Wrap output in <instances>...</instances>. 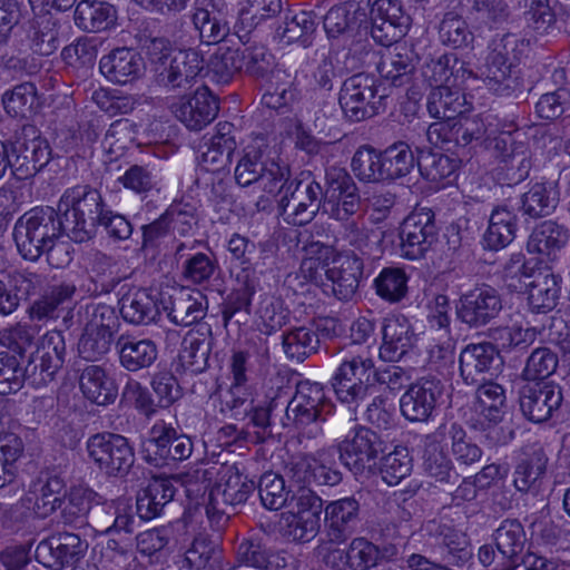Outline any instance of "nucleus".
<instances>
[{"mask_svg":"<svg viewBox=\"0 0 570 570\" xmlns=\"http://www.w3.org/2000/svg\"><path fill=\"white\" fill-rule=\"evenodd\" d=\"M66 357L65 337L59 331L47 332L28 357L11 351L0 352V395L17 393L28 382L46 386L62 368Z\"/></svg>","mask_w":570,"mask_h":570,"instance_id":"obj_1","label":"nucleus"},{"mask_svg":"<svg viewBox=\"0 0 570 570\" xmlns=\"http://www.w3.org/2000/svg\"><path fill=\"white\" fill-rule=\"evenodd\" d=\"M51 159V147L33 125H23L13 139L0 140V179L8 169L18 180L33 177Z\"/></svg>","mask_w":570,"mask_h":570,"instance_id":"obj_2","label":"nucleus"},{"mask_svg":"<svg viewBox=\"0 0 570 570\" xmlns=\"http://www.w3.org/2000/svg\"><path fill=\"white\" fill-rule=\"evenodd\" d=\"M333 409L334 404L321 383L299 381L294 396L286 405L288 423L284 425H292L308 438H316L323 433V424Z\"/></svg>","mask_w":570,"mask_h":570,"instance_id":"obj_3","label":"nucleus"},{"mask_svg":"<svg viewBox=\"0 0 570 570\" xmlns=\"http://www.w3.org/2000/svg\"><path fill=\"white\" fill-rule=\"evenodd\" d=\"M255 489L256 483L242 473L238 466H227L220 480L208 492L205 510L212 525L222 529Z\"/></svg>","mask_w":570,"mask_h":570,"instance_id":"obj_4","label":"nucleus"},{"mask_svg":"<svg viewBox=\"0 0 570 570\" xmlns=\"http://www.w3.org/2000/svg\"><path fill=\"white\" fill-rule=\"evenodd\" d=\"M523 42L514 33L497 35L489 45L487 57V88L498 96L509 97L520 88L512 67L519 61Z\"/></svg>","mask_w":570,"mask_h":570,"instance_id":"obj_5","label":"nucleus"},{"mask_svg":"<svg viewBox=\"0 0 570 570\" xmlns=\"http://www.w3.org/2000/svg\"><path fill=\"white\" fill-rule=\"evenodd\" d=\"M389 96L382 81L374 75L358 72L344 80L338 102L351 121L358 122L374 117L384 108Z\"/></svg>","mask_w":570,"mask_h":570,"instance_id":"obj_6","label":"nucleus"},{"mask_svg":"<svg viewBox=\"0 0 570 570\" xmlns=\"http://www.w3.org/2000/svg\"><path fill=\"white\" fill-rule=\"evenodd\" d=\"M374 361L368 356L356 355L344 360L331 379L338 402L350 410V422H355L360 404L373 393Z\"/></svg>","mask_w":570,"mask_h":570,"instance_id":"obj_7","label":"nucleus"},{"mask_svg":"<svg viewBox=\"0 0 570 570\" xmlns=\"http://www.w3.org/2000/svg\"><path fill=\"white\" fill-rule=\"evenodd\" d=\"M195 212L190 204L174 202L158 218L141 226V249L188 247L180 237L186 236L196 223Z\"/></svg>","mask_w":570,"mask_h":570,"instance_id":"obj_8","label":"nucleus"},{"mask_svg":"<svg viewBox=\"0 0 570 570\" xmlns=\"http://www.w3.org/2000/svg\"><path fill=\"white\" fill-rule=\"evenodd\" d=\"M88 458L109 478L125 479L135 461V449L129 440L118 433L100 432L88 438Z\"/></svg>","mask_w":570,"mask_h":570,"instance_id":"obj_9","label":"nucleus"},{"mask_svg":"<svg viewBox=\"0 0 570 570\" xmlns=\"http://www.w3.org/2000/svg\"><path fill=\"white\" fill-rule=\"evenodd\" d=\"M386 450L387 443L377 432L361 425L338 444L340 460L354 475L370 474Z\"/></svg>","mask_w":570,"mask_h":570,"instance_id":"obj_10","label":"nucleus"},{"mask_svg":"<svg viewBox=\"0 0 570 570\" xmlns=\"http://www.w3.org/2000/svg\"><path fill=\"white\" fill-rule=\"evenodd\" d=\"M193 441L163 421L155 423L142 443V458L154 466H165L188 459L193 453Z\"/></svg>","mask_w":570,"mask_h":570,"instance_id":"obj_11","label":"nucleus"},{"mask_svg":"<svg viewBox=\"0 0 570 570\" xmlns=\"http://www.w3.org/2000/svg\"><path fill=\"white\" fill-rule=\"evenodd\" d=\"M57 210L52 207H35L23 214L13 228L17 249H52L60 243L59 227L56 226Z\"/></svg>","mask_w":570,"mask_h":570,"instance_id":"obj_12","label":"nucleus"},{"mask_svg":"<svg viewBox=\"0 0 570 570\" xmlns=\"http://www.w3.org/2000/svg\"><path fill=\"white\" fill-rule=\"evenodd\" d=\"M283 215L292 218L294 225L309 223L316 214L324 210V193L320 183L314 179H293L287 190L278 199Z\"/></svg>","mask_w":570,"mask_h":570,"instance_id":"obj_13","label":"nucleus"},{"mask_svg":"<svg viewBox=\"0 0 570 570\" xmlns=\"http://www.w3.org/2000/svg\"><path fill=\"white\" fill-rule=\"evenodd\" d=\"M370 33L373 40L389 47L403 38L412 22L409 13L397 0L371 1L367 9Z\"/></svg>","mask_w":570,"mask_h":570,"instance_id":"obj_14","label":"nucleus"},{"mask_svg":"<svg viewBox=\"0 0 570 570\" xmlns=\"http://www.w3.org/2000/svg\"><path fill=\"white\" fill-rule=\"evenodd\" d=\"M445 435V425H440L434 432L424 435L422 471L436 487L453 489L460 482L461 475L448 451L442 446Z\"/></svg>","mask_w":570,"mask_h":570,"instance_id":"obj_15","label":"nucleus"},{"mask_svg":"<svg viewBox=\"0 0 570 570\" xmlns=\"http://www.w3.org/2000/svg\"><path fill=\"white\" fill-rule=\"evenodd\" d=\"M87 540L72 532H60L40 541L36 548V559L50 570L75 567L88 550Z\"/></svg>","mask_w":570,"mask_h":570,"instance_id":"obj_16","label":"nucleus"},{"mask_svg":"<svg viewBox=\"0 0 570 570\" xmlns=\"http://www.w3.org/2000/svg\"><path fill=\"white\" fill-rule=\"evenodd\" d=\"M444 384L435 377L421 379L412 383L400 399L402 415L411 422H428L440 405Z\"/></svg>","mask_w":570,"mask_h":570,"instance_id":"obj_17","label":"nucleus"},{"mask_svg":"<svg viewBox=\"0 0 570 570\" xmlns=\"http://www.w3.org/2000/svg\"><path fill=\"white\" fill-rule=\"evenodd\" d=\"M502 309V299L490 286L474 288L461 296L456 305L458 318L471 328H480L494 320Z\"/></svg>","mask_w":570,"mask_h":570,"instance_id":"obj_18","label":"nucleus"},{"mask_svg":"<svg viewBox=\"0 0 570 570\" xmlns=\"http://www.w3.org/2000/svg\"><path fill=\"white\" fill-rule=\"evenodd\" d=\"M171 110L189 130L199 131L217 117L219 100L208 87L202 86L191 96L181 97Z\"/></svg>","mask_w":570,"mask_h":570,"instance_id":"obj_19","label":"nucleus"},{"mask_svg":"<svg viewBox=\"0 0 570 570\" xmlns=\"http://www.w3.org/2000/svg\"><path fill=\"white\" fill-rule=\"evenodd\" d=\"M426 531L435 541V549L442 563L462 568L472 560L473 549L463 531L436 521H429Z\"/></svg>","mask_w":570,"mask_h":570,"instance_id":"obj_20","label":"nucleus"},{"mask_svg":"<svg viewBox=\"0 0 570 570\" xmlns=\"http://www.w3.org/2000/svg\"><path fill=\"white\" fill-rule=\"evenodd\" d=\"M159 304L171 323L178 326H190L206 316V303L200 292H190L184 287L161 291Z\"/></svg>","mask_w":570,"mask_h":570,"instance_id":"obj_21","label":"nucleus"},{"mask_svg":"<svg viewBox=\"0 0 570 570\" xmlns=\"http://www.w3.org/2000/svg\"><path fill=\"white\" fill-rule=\"evenodd\" d=\"M562 400L561 387L549 383L525 384L519 392L520 410L533 423L548 421L560 407Z\"/></svg>","mask_w":570,"mask_h":570,"instance_id":"obj_22","label":"nucleus"},{"mask_svg":"<svg viewBox=\"0 0 570 570\" xmlns=\"http://www.w3.org/2000/svg\"><path fill=\"white\" fill-rule=\"evenodd\" d=\"M360 523L361 504L355 497L331 501L324 508V529L332 543L346 541L356 531Z\"/></svg>","mask_w":570,"mask_h":570,"instance_id":"obj_23","label":"nucleus"},{"mask_svg":"<svg viewBox=\"0 0 570 570\" xmlns=\"http://www.w3.org/2000/svg\"><path fill=\"white\" fill-rule=\"evenodd\" d=\"M203 69L204 60L198 51L176 50L163 69H156L157 82L167 90L187 89Z\"/></svg>","mask_w":570,"mask_h":570,"instance_id":"obj_24","label":"nucleus"},{"mask_svg":"<svg viewBox=\"0 0 570 570\" xmlns=\"http://www.w3.org/2000/svg\"><path fill=\"white\" fill-rule=\"evenodd\" d=\"M99 70L108 81L127 85L144 76L145 62L136 49L118 47L100 58Z\"/></svg>","mask_w":570,"mask_h":570,"instance_id":"obj_25","label":"nucleus"},{"mask_svg":"<svg viewBox=\"0 0 570 570\" xmlns=\"http://www.w3.org/2000/svg\"><path fill=\"white\" fill-rule=\"evenodd\" d=\"M460 375L465 384L476 385L485 381L484 375H492L501 365L497 347L489 342L469 344L460 353Z\"/></svg>","mask_w":570,"mask_h":570,"instance_id":"obj_26","label":"nucleus"},{"mask_svg":"<svg viewBox=\"0 0 570 570\" xmlns=\"http://www.w3.org/2000/svg\"><path fill=\"white\" fill-rule=\"evenodd\" d=\"M326 278L332 283V292L340 301H350L356 294L363 275V259L354 252H340L325 269Z\"/></svg>","mask_w":570,"mask_h":570,"instance_id":"obj_27","label":"nucleus"},{"mask_svg":"<svg viewBox=\"0 0 570 570\" xmlns=\"http://www.w3.org/2000/svg\"><path fill=\"white\" fill-rule=\"evenodd\" d=\"M371 0H346L333 6L323 19L324 30L330 39L352 37L367 20Z\"/></svg>","mask_w":570,"mask_h":570,"instance_id":"obj_28","label":"nucleus"},{"mask_svg":"<svg viewBox=\"0 0 570 570\" xmlns=\"http://www.w3.org/2000/svg\"><path fill=\"white\" fill-rule=\"evenodd\" d=\"M382 344L380 358L385 362H399L415 344L414 331L404 316H389L382 323Z\"/></svg>","mask_w":570,"mask_h":570,"instance_id":"obj_29","label":"nucleus"},{"mask_svg":"<svg viewBox=\"0 0 570 570\" xmlns=\"http://www.w3.org/2000/svg\"><path fill=\"white\" fill-rule=\"evenodd\" d=\"M214 345L212 327L200 324L190 330L183 340L179 361L181 366L193 374L203 373L208 366V358Z\"/></svg>","mask_w":570,"mask_h":570,"instance_id":"obj_30","label":"nucleus"},{"mask_svg":"<svg viewBox=\"0 0 570 570\" xmlns=\"http://www.w3.org/2000/svg\"><path fill=\"white\" fill-rule=\"evenodd\" d=\"M42 289V276L37 273H14L8 281L0 279V314L9 315Z\"/></svg>","mask_w":570,"mask_h":570,"instance_id":"obj_31","label":"nucleus"},{"mask_svg":"<svg viewBox=\"0 0 570 570\" xmlns=\"http://www.w3.org/2000/svg\"><path fill=\"white\" fill-rule=\"evenodd\" d=\"M63 206H70L92 229L107 218L100 193L89 185H77L65 190L59 208L62 209Z\"/></svg>","mask_w":570,"mask_h":570,"instance_id":"obj_32","label":"nucleus"},{"mask_svg":"<svg viewBox=\"0 0 570 570\" xmlns=\"http://www.w3.org/2000/svg\"><path fill=\"white\" fill-rule=\"evenodd\" d=\"M559 196L557 184L535 183L515 202L517 210L525 219L546 218L554 213Z\"/></svg>","mask_w":570,"mask_h":570,"instance_id":"obj_33","label":"nucleus"},{"mask_svg":"<svg viewBox=\"0 0 570 570\" xmlns=\"http://www.w3.org/2000/svg\"><path fill=\"white\" fill-rule=\"evenodd\" d=\"M495 548L501 560V570H514L523 553L527 535L517 519H505L493 533Z\"/></svg>","mask_w":570,"mask_h":570,"instance_id":"obj_34","label":"nucleus"},{"mask_svg":"<svg viewBox=\"0 0 570 570\" xmlns=\"http://www.w3.org/2000/svg\"><path fill=\"white\" fill-rule=\"evenodd\" d=\"M548 456L541 446L524 450L513 472V484L520 492H538L547 472Z\"/></svg>","mask_w":570,"mask_h":570,"instance_id":"obj_35","label":"nucleus"},{"mask_svg":"<svg viewBox=\"0 0 570 570\" xmlns=\"http://www.w3.org/2000/svg\"><path fill=\"white\" fill-rule=\"evenodd\" d=\"M116 350L120 365L132 373L150 367L158 357L157 345L149 338L120 335L116 341Z\"/></svg>","mask_w":570,"mask_h":570,"instance_id":"obj_36","label":"nucleus"},{"mask_svg":"<svg viewBox=\"0 0 570 570\" xmlns=\"http://www.w3.org/2000/svg\"><path fill=\"white\" fill-rule=\"evenodd\" d=\"M562 278L547 268L535 281H531L522 292L527 294L529 309L535 314H547L558 305Z\"/></svg>","mask_w":570,"mask_h":570,"instance_id":"obj_37","label":"nucleus"},{"mask_svg":"<svg viewBox=\"0 0 570 570\" xmlns=\"http://www.w3.org/2000/svg\"><path fill=\"white\" fill-rule=\"evenodd\" d=\"M191 22L203 43H219L229 33L228 22L210 0H202L195 3Z\"/></svg>","mask_w":570,"mask_h":570,"instance_id":"obj_38","label":"nucleus"},{"mask_svg":"<svg viewBox=\"0 0 570 570\" xmlns=\"http://www.w3.org/2000/svg\"><path fill=\"white\" fill-rule=\"evenodd\" d=\"M79 386L88 401L101 406L112 404L118 395L117 384L99 365H87L81 371Z\"/></svg>","mask_w":570,"mask_h":570,"instance_id":"obj_39","label":"nucleus"},{"mask_svg":"<svg viewBox=\"0 0 570 570\" xmlns=\"http://www.w3.org/2000/svg\"><path fill=\"white\" fill-rule=\"evenodd\" d=\"M291 476L298 483L306 485H337L342 481V473L312 455H298L289 463Z\"/></svg>","mask_w":570,"mask_h":570,"instance_id":"obj_40","label":"nucleus"},{"mask_svg":"<svg viewBox=\"0 0 570 570\" xmlns=\"http://www.w3.org/2000/svg\"><path fill=\"white\" fill-rule=\"evenodd\" d=\"M548 266L537 256L525 257L521 252L511 255L504 265L503 282L510 292L522 293Z\"/></svg>","mask_w":570,"mask_h":570,"instance_id":"obj_41","label":"nucleus"},{"mask_svg":"<svg viewBox=\"0 0 570 570\" xmlns=\"http://www.w3.org/2000/svg\"><path fill=\"white\" fill-rule=\"evenodd\" d=\"M117 9L102 0H81L75 10V23L87 32H100L115 27Z\"/></svg>","mask_w":570,"mask_h":570,"instance_id":"obj_42","label":"nucleus"},{"mask_svg":"<svg viewBox=\"0 0 570 570\" xmlns=\"http://www.w3.org/2000/svg\"><path fill=\"white\" fill-rule=\"evenodd\" d=\"M175 492L176 489L169 479L153 478L137 495V514L142 520L159 517L165 505L174 499Z\"/></svg>","mask_w":570,"mask_h":570,"instance_id":"obj_43","label":"nucleus"},{"mask_svg":"<svg viewBox=\"0 0 570 570\" xmlns=\"http://www.w3.org/2000/svg\"><path fill=\"white\" fill-rule=\"evenodd\" d=\"M119 305L122 318L132 325H148L155 322L161 312L159 296H153L147 289L124 295Z\"/></svg>","mask_w":570,"mask_h":570,"instance_id":"obj_44","label":"nucleus"},{"mask_svg":"<svg viewBox=\"0 0 570 570\" xmlns=\"http://www.w3.org/2000/svg\"><path fill=\"white\" fill-rule=\"evenodd\" d=\"M236 556L240 563L259 570H284L287 566L284 557L272 551L263 538L255 535L238 544Z\"/></svg>","mask_w":570,"mask_h":570,"instance_id":"obj_45","label":"nucleus"},{"mask_svg":"<svg viewBox=\"0 0 570 570\" xmlns=\"http://www.w3.org/2000/svg\"><path fill=\"white\" fill-rule=\"evenodd\" d=\"M405 245L420 246L429 249L436 240V226L434 214L430 209L422 208L410 214L401 226Z\"/></svg>","mask_w":570,"mask_h":570,"instance_id":"obj_46","label":"nucleus"},{"mask_svg":"<svg viewBox=\"0 0 570 570\" xmlns=\"http://www.w3.org/2000/svg\"><path fill=\"white\" fill-rule=\"evenodd\" d=\"M75 291L76 287L69 284L46 285L42 277V289L33 296L37 298L29 307L31 318L42 321L57 317L59 306L70 302Z\"/></svg>","mask_w":570,"mask_h":570,"instance_id":"obj_47","label":"nucleus"},{"mask_svg":"<svg viewBox=\"0 0 570 570\" xmlns=\"http://www.w3.org/2000/svg\"><path fill=\"white\" fill-rule=\"evenodd\" d=\"M476 385L474 403L476 420L502 422L507 402L504 389L491 380L482 381Z\"/></svg>","mask_w":570,"mask_h":570,"instance_id":"obj_48","label":"nucleus"},{"mask_svg":"<svg viewBox=\"0 0 570 570\" xmlns=\"http://www.w3.org/2000/svg\"><path fill=\"white\" fill-rule=\"evenodd\" d=\"M426 108L433 118L455 119L466 110L465 96L449 86H435L428 96Z\"/></svg>","mask_w":570,"mask_h":570,"instance_id":"obj_49","label":"nucleus"},{"mask_svg":"<svg viewBox=\"0 0 570 570\" xmlns=\"http://www.w3.org/2000/svg\"><path fill=\"white\" fill-rule=\"evenodd\" d=\"M282 345L287 358L302 363L318 351V338L313 327L294 326L283 333Z\"/></svg>","mask_w":570,"mask_h":570,"instance_id":"obj_50","label":"nucleus"},{"mask_svg":"<svg viewBox=\"0 0 570 570\" xmlns=\"http://www.w3.org/2000/svg\"><path fill=\"white\" fill-rule=\"evenodd\" d=\"M63 488V480L47 471L40 472L31 483L30 491L36 497V508L42 515L46 517L61 507L60 494Z\"/></svg>","mask_w":570,"mask_h":570,"instance_id":"obj_51","label":"nucleus"},{"mask_svg":"<svg viewBox=\"0 0 570 570\" xmlns=\"http://www.w3.org/2000/svg\"><path fill=\"white\" fill-rule=\"evenodd\" d=\"M61 58L68 72L85 80L95 66L97 48L88 39L80 38L62 49Z\"/></svg>","mask_w":570,"mask_h":570,"instance_id":"obj_52","label":"nucleus"},{"mask_svg":"<svg viewBox=\"0 0 570 570\" xmlns=\"http://www.w3.org/2000/svg\"><path fill=\"white\" fill-rule=\"evenodd\" d=\"M383 160V171L389 181L409 175L416 164L414 153L411 146L403 140L395 141L381 150Z\"/></svg>","mask_w":570,"mask_h":570,"instance_id":"obj_53","label":"nucleus"},{"mask_svg":"<svg viewBox=\"0 0 570 570\" xmlns=\"http://www.w3.org/2000/svg\"><path fill=\"white\" fill-rule=\"evenodd\" d=\"M416 165L421 176L439 183L453 176L459 168V159L434 150H421Z\"/></svg>","mask_w":570,"mask_h":570,"instance_id":"obj_54","label":"nucleus"},{"mask_svg":"<svg viewBox=\"0 0 570 570\" xmlns=\"http://www.w3.org/2000/svg\"><path fill=\"white\" fill-rule=\"evenodd\" d=\"M438 31L441 42L445 46L453 49L473 48V31L466 20L454 11L444 13Z\"/></svg>","mask_w":570,"mask_h":570,"instance_id":"obj_55","label":"nucleus"},{"mask_svg":"<svg viewBox=\"0 0 570 570\" xmlns=\"http://www.w3.org/2000/svg\"><path fill=\"white\" fill-rule=\"evenodd\" d=\"M271 159L259 146H247L235 168V180L242 187L258 183Z\"/></svg>","mask_w":570,"mask_h":570,"instance_id":"obj_56","label":"nucleus"},{"mask_svg":"<svg viewBox=\"0 0 570 570\" xmlns=\"http://www.w3.org/2000/svg\"><path fill=\"white\" fill-rule=\"evenodd\" d=\"M242 58L240 48L220 46L208 60V73L218 85H226L242 71Z\"/></svg>","mask_w":570,"mask_h":570,"instance_id":"obj_57","label":"nucleus"},{"mask_svg":"<svg viewBox=\"0 0 570 570\" xmlns=\"http://www.w3.org/2000/svg\"><path fill=\"white\" fill-rule=\"evenodd\" d=\"M353 173L360 180L367 183L385 181L381 150L370 145L361 146L351 163Z\"/></svg>","mask_w":570,"mask_h":570,"instance_id":"obj_58","label":"nucleus"},{"mask_svg":"<svg viewBox=\"0 0 570 570\" xmlns=\"http://www.w3.org/2000/svg\"><path fill=\"white\" fill-rule=\"evenodd\" d=\"M321 528V519L311 514L283 513L281 520L282 534L293 542H308L316 537Z\"/></svg>","mask_w":570,"mask_h":570,"instance_id":"obj_59","label":"nucleus"},{"mask_svg":"<svg viewBox=\"0 0 570 570\" xmlns=\"http://www.w3.org/2000/svg\"><path fill=\"white\" fill-rule=\"evenodd\" d=\"M321 17L314 11H299L293 17H286L285 22L277 28L278 37L287 43L302 40L313 35L320 24Z\"/></svg>","mask_w":570,"mask_h":570,"instance_id":"obj_60","label":"nucleus"},{"mask_svg":"<svg viewBox=\"0 0 570 570\" xmlns=\"http://www.w3.org/2000/svg\"><path fill=\"white\" fill-rule=\"evenodd\" d=\"M22 452L23 443L18 435H0V489L14 481L18 472L17 462Z\"/></svg>","mask_w":570,"mask_h":570,"instance_id":"obj_61","label":"nucleus"},{"mask_svg":"<svg viewBox=\"0 0 570 570\" xmlns=\"http://www.w3.org/2000/svg\"><path fill=\"white\" fill-rule=\"evenodd\" d=\"M254 293V286L246 283L227 295L222 305V315L225 326H227L233 318H235L237 324L248 322Z\"/></svg>","mask_w":570,"mask_h":570,"instance_id":"obj_62","label":"nucleus"},{"mask_svg":"<svg viewBox=\"0 0 570 570\" xmlns=\"http://www.w3.org/2000/svg\"><path fill=\"white\" fill-rule=\"evenodd\" d=\"M466 7L474 23L490 28L507 21L510 14L505 0H466Z\"/></svg>","mask_w":570,"mask_h":570,"instance_id":"obj_63","label":"nucleus"},{"mask_svg":"<svg viewBox=\"0 0 570 570\" xmlns=\"http://www.w3.org/2000/svg\"><path fill=\"white\" fill-rule=\"evenodd\" d=\"M411 471L412 459L405 446H395L392 452L381 456L380 473L389 485L399 484Z\"/></svg>","mask_w":570,"mask_h":570,"instance_id":"obj_64","label":"nucleus"}]
</instances>
